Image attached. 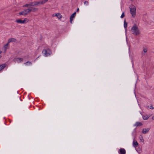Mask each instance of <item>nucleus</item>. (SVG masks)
Here are the masks:
<instances>
[{
    "instance_id": "a878e982",
    "label": "nucleus",
    "mask_w": 154,
    "mask_h": 154,
    "mask_svg": "<svg viewBox=\"0 0 154 154\" xmlns=\"http://www.w3.org/2000/svg\"><path fill=\"white\" fill-rule=\"evenodd\" d=\"M73 20V19L72 18H70V22L71 23H72V21Z\"/></svg>"
},
{
    "instance_id": "dca6fc26",
    "label": "nucleus",
    "mask_w": 154,
    "mask_h": 154,
    "mask_svg": "<svg viewBox=\"0 0 154 154\" xmlns=\"http://www.w3.org/2000/svg\"><path fill=\"white\" fill-rule=\"evenodd\" d=\"M6 66V64H3L0 65V72L2 69H3Z\"/></svg>"
},
{
    "instance_id": "a211bd4d",
    "label": "nucleus",
    "mask_w": 154,
    "mask_h": 154,
    "mask_svg": "<svg viewBox=\"0 0 154 154\" xmlns=\"http://www.w3.org/2000/svg\"><path fill=\"white\" fill-rule=\"evenodd\" d=\"M48 1V0H40V5H43L45 3L47 2Z\"/></svg>"
},
{
    "instance_id": "b1692460",
    "label": "nucleus",
    "mask_w": 154,
    "mask_h": 154,
    "mask_svg": "<svg viewBox=\"0 0 154 154\" xmlns=\"http://www.w3.org/2000/svg\"><path fill=\"white\" fill-rule=\"evenodd\" d=\"M125 14H124V12H123L122 13V15L121 16V18H123L125 17Z\"/></svg>"
},
{
    "instance_id": "393cba45",
    "label": "nucleus",
    "mask_w": 154,
    "mask_h": 154,
    "mask_svg": "<svg viewBox=\"0 0 154 154\" xmlns=\"http://www.w3.org/2000/svg\"><path fill=\"white\" fill-rule=\"evenodd\" d=\"M147 49H146V48H144L143 49V52L145 53H146L147 52Z\"/></svg>"
},
{
    "instance_id": "6ab92c4d",
    "label": "nucleus",
    "mask_w": 154,
    "mask_h": 154,
    "mask_svg": "<svg viewBox=\"0 0 154 154\" xmlns=\"http://www.w3.org/2000/svg\"><path fill=\"white\" fill-rule=\"evenodd\" d=\"M24 64L26 66H30L32 65V63L30 62H27L25 63Z\"/></svg>"
},
{
    "instance_id": "7c9ffc66",
    "label": "nucleus",
    "mask_w": 154,
    "mask_h": 154,
    "mask_svg": "<svg viewBox=\"0 0 154 154\" xmlns=\"http://www.w3.org/2000/svg\"><path fill=\"white\" fill-rule=\"evenodd\" d=\"M1 57H2V56L0 55V58Z\"/></svg>"
},
{
    "instance_id": "f03ea898",
    "label": "nucleus",
    "mask_w": 154,
    "mask_h": 154,
    "mask_svg": "<svg viewBox=\"0 0 154 154\" xmlns=\"http://www.w3.org/2000/svg\"><path fill=\"white\" fill-rule=\"evenodd\" d=\"M132 33L136 35H138L140 33V31L137 26L136 25H134L131 29Z\"/></svg>"
},
{
    "instance_id": "5701e85b",
    "label": "nucleus",
    "mask_w": 154,
    "mask_h": 154,
    "mask_svg": "<svg viewBox=\"0 0 154 154\" xmlns=\"http://www.w3.org/2000/svg\"><path fill=\"white\" fill-rule=\"evenodd\" d=\"M84 4L85 5H89V2L88 1H85L84 2Z\"/></svg>"
},
{
    "instance_id": "f8f14e48",
    "label": "nucleus",
    "mask_w": 154,
    "mask_h": 154,
    "mask_svg": "<svg viewBox=\"0 0 154 154\" xmlns=\"http://www.w3.org/2000/svg\"><path fill=\"white\" fill-rule=\"evenodd\" d=\"M16 41V39L14 38H11L8 39V43L9 44V43L11 42H15Z\"/></svg>"
},
{
    "instance_id": "4468645a",
    "label": "nucleus",
    "mask_w": 154,
    "mask_h": 154,
    "mask_svg": "<svg viewBox=\"0 0 154 154\" xmlns=\"http://www.w3.org/2000/svg\"><path fill=\"white\" fill-rule=\"evenodd\" d=\"M142 125L143 124L139 122H137L134 125V126L135 127H137L138 126H142Z\"/></svg>"
},
{
    "instance_id": "bb28decb",
    "label": "nucleus",
    "mask_w": 154,
    "mask_h": 154,
    "mask_svg": "<svg viewBox=\"0 0 154 154\" xmlns=\"http://www.w3.org/2000/svg\"><path fill=\"white\" fill-rule=\"evenodd\" d=\"M152 120H154V116H152Z\"/></svg>"
},
{
    "instance_id": "423d86ee",
    "label": "nucleus",
    "mask_w": 154,
    "mask_h": 154,
    "mask_svg": "<svg viewBox=\"0 0 154 154\" xmlns=\"http://www.w3.org/2000/svg\"><path fill=\"white\" fill-rule=\"evenodd\" d=\"M53 17H57V18L59 20H60L61 19L62 17V15L60 14V13H57L53 14L52 15Z\"/></svg>"
},
{
    "instance_id": "ddd939ff",
    "label": "nucleus",
    "mask_w": 154,
    "mask_h": 154,
    "mask_svg": "<svg viewBox=\"0 0 154 154\" xmlns=\"http://www.w3.org/2000/svg\"><path fill=\"white\" fill-rule=\"evenodd\" d=\"M126 151L124 149H119L120 154H125Z\"/></svg>"
},
{
    "instance_id": "9b49d317",
    "label": "nucleus",
    "mask_w": 154,
    "mask_h": 154,
    "mask_svg": "<svg viewBox=\"0 0 154 154\" xmlns=\"http://www.w3.org/2000/svg\"><path fill=\"white\" fill-rule=\"evenodd\" d=\"M149 130L150 128H143L142 131V133L144 134H146L148 133Z\"/></svg>"
},
{
    "instance_id": "f3484780",
    "label": "nucleus",
    "mask_w": 154,
    "mask_h": 154,
    "mask_svg": "<svg viewBox=\"0 0 154 154\" xmlns=\"http://www.w3.org/2000/svg\"><path fill=\"white\" fill-rule=\"evenodd\" d=\"M30 6H32V2H31L28 4H25V5H23V7H30Z\"/></svg>"
},
{
    "instance_id": "6e6552de",
    "label": "nucleus",
    "mask_w": 154,
    "mask_h": 154,
    "mask_svg": "<svg viewBox=\"0 0 154 154\" xmlns=\"http://www.w3.org/2000/svg\"><path fill=\"white\" fill-rule=\"evenodd\" d=\"M32 6H36L39 5H40V0L38 1H35L32 2Z\"/></svg>"
},
{
    "instance_id": "4be33fe9",
    "label": "nucleus",
    "mask_w": 154,
    "mask_h": 154,
    "mask_svg": "<svg viewBox=\"0 0 154 154\" xmlns=\"http://www.w3.org/2000/svg\"><path fill=\"white\" fill-rule=\"evenodd\" d=\"M140 139L141 142L142 143H143L144 142V140L142 136H141L140 137Z\"/></svg>"
},
{
    "instance_id": "39448f33",
    "label": "nucleus",
    "mask_w": 154,
    "mask_h": 154,
    "mask_svg": "<svg viewBox=\"0 0 154 154\" xmlns=\"http://www.w3.org/2000/svg\"><path fill=\"white\" fill-rule=\"evenodd\" d=\"M42 53L46 57L51 55V51L49 49L44 50L42 51Z\"/></svg>"
},
{
    "instance_id": "0eeeda50",
    "label": "nucleus",
    "mask_w": 154,
    "mask_h": 154,
    "mask_svg": "<svg viewBox=\"0 0 154 154\" xmlns=\"http://www.w3.org/2000/svg\"><path fill=\"white\" fill-rule=\"evenodd\" d=\"M23 60V59L20 57H17L14 59V61L18 63L21 62Z\"/></svg>"
},
{
    "instance_id": "aec40b11",
    "label": "nucleus",
    "mask_w": 154,
    "mask_h": 154,
    "mask_svg": "<svg viewBox=\"0 0 154 154\" xmlns=\"http://www.w3.org/2000/svg\"><path fill=\"white\" fill-rule=\"evenodd\" d=\"M76 14V13L75 12H74L71 15L70 18H71L73 19L74 18V17L75 16Z\"/></svg>"
},
{
    "instance_id": "7ed1b4c3",
    "label": "nucleus",
    "mask_w": 154,
    "mask_h": 154,
    "mask_svg": "<svg viewBox=\"0 0 154 154\" xmlns=\"http://www.w3.org/2000/svg\"><path fill=\"white\" fill-rule=\"evenodd\" d=\"M29 21V19L27 18H25L23 20L18 19L15 20V22L19 24H24L26 23Z\"/></svg>"
},
{
    "instance_id": "9d476101",
    "label": "nucleus",
    "mask_w": 154,
    "mask_h": 154,
    "mask_svg": "<svg viewBox=\"0 0 154 154\" xmlns=\"http://www.w3.org/2000/svg\"><path fill=\"white\" fill-rule=\"evenodd\" d=\"M9 44L8 43H7L6 44L4 45L3 46V49L4 51V52L5 53L7 49L9 48Z\"/></svg>"
},
{
    "instance_id": "20e7f679",
    "label": "nucleus",
    "mask_w": 154,
    "mask_h": 154,
    "mask_svg": "<svg viewBox=\"0 0 154 154\" xmlns=\"http://www.w3.org/2000/svg\"><path fill=\"white\" fill-rule=\"evenodd\" d=\"M130 12L133 17H134L136 13V8L134 6L131 7L130 8Z\"/></svg>"
},
{
    "instance_id": "c85d7f7f",
    "label": "nucleus",
    "mask_w": 154,
    "mask_h": 154,
    "mask_svg": "<svg viewBox=\"0 0 154 154\" xmlns=\"http://www.w3.org/2000/svg\"><path fill=\"white\" fill-rule=\"evenodd\" d=\"M151 109H153V108L152 107V106H151V107L150 108Z\"/></svg>"
},
{
    "instance_id": "2eb2a0df",
    "label": "nucleus",
    "mask_w": 154,
    "mask_h": 154,
    "mask_svg": "<svg viewBox=\"0 0 154 154\" xmlns=\"http://www.w3.org/2000/svg\"><path fill=\"white\" fill-rule=\"evenodd\" d=\"M143 119L144 120H146L148 119L149 117V116L147 115H142Z\"/></svg>"
},
{
    "instance_id": "1a4fd4ad",
    "label": "nucleus",
    "mask_w": 154,
    "mask_h": 154,
    "mask_svg": "<svg viewBox=\"0 0 154 154\" xmlns=\"http://www.w3.org/2000/svg\"><path fill=\"white\" fill-rule=\"evenodd\" d=\"M133 147L135 148V149L139 145L138 143H137V141L136 140L134 139L133 140Z\"/></svg>"
},
{
    "instance_id": "412c9836",
    "label": "nucleus",
    "mask_w": 154,
    "mask_h": 154,
    "mask_svg": "<svg viewBox=\"0 0 154 154\" xmlns=\"http://www.w3.org/2000/svg\"><path fill=\"white\" fill-rule=\"evenodd\" d=\"M127 26V23L126 22L125 20L124 22V26L125 28L126 29V28Z\"/></svg>"
},
{
    "instance_id": "c756f323",
    "label": "nucleus",
    "mask_w": 154,
    "mask_h": 154,
    "mask_svg": "<svg viewBox=\"0 0 154 154\" xmlns=\"http://www.w3.org/2000/svg\"><path fill=\"white\" fill-rule=\"evenodd\" d=\"M2 53V51L0 50V54H1Z\"/></svg>"
},
{
    "instance_id": "f257e3e1",
    "label": "nucleus",
    "mask_w": 154,
    "mask_h": 154,
    "mask_svg": "<svg viewBox=\"0 0 154 154\" xmlns=\"http://www.w3.org/2000/svg\"><path fill=\"white\" fill-rule=\"evenodd\" d=\"M38 10V8H31L26 9L20 12L19 14L20 15H23L24 16L27 15L30 12H35Z\"/></svg>"
},
{
    "instance_id": "cd10ccee",
    "label": "nucleus",
    "mask_w": 154,
    "mask_h": 154,
    "mask_svg": "<svg viewBox=\"0 0 154 154\" xmlns=\"http://www.w3.org/2000/svg\"><path fill=\"white\" fill-rule=\"evenodd\" d=\"M79 8H78L77 9V11L79 12Z\"/></svg>"
}]
</instances>
